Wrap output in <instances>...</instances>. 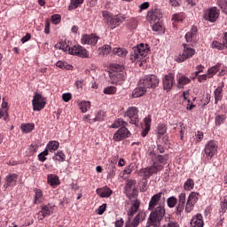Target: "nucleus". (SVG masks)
<instances>
[{"instance_id": "obj_1", "label": "nucleus", "mask_w": 227, "mask_h": 227, "mask_svg": "<svg viewBox=\"0 0 227 227\" xmlns=\"http://www.w3.org/2000/svg\"><path fill=\"white\" fill-rule=\"evenodd\" d=\"M163 195L162 192H158L149 201L148 210L152 212L148 218V226H160V221L166 215V198H162Z\"/></svg>"}, {"instance_id": "obj_2", "label": "nucleus", "mask_w": 227, "mask_h": 227, "mask_svg": "<svg viewBox=\"0 0 227 227\" xmlns=\"http://www.w3.org/2000/svg\"><path fill=\"white\" fill-rule=\"evenodd\" d=\"M109 77L112 81V84H123L125 79H127V73L125 72V67L121 64L114 63L110 65Z\"/></svg>"}, {"instance_id": "obj_3", "label": "nucleus", "mask_w": 227, "mask_h": 227, "mask_svg": "<svg viewBox=\"0 0 227 227\" xmlns=\"http://www.w3.org/2000/svg\"><path fill=\"white\" fill-rule=\"evenodd\" d=\"M127 125H129V122L123 121V119H117L113 122L111 128L119 129L114 134V141H122V139H127V137H130V131L126 129Z\"/></svg>"}, {"instance_id": "obj_4", "label": "nucleus", "mask_w": 227, "mask_h": 227, "mask_svg": "<svg viewBox=\"0 0 227 227\" xmlns=\"http://www.w3.org/2000/svg\"><path fill=\"white\" fill-rule=\"evenodd\" d=\"M186 196L185 192H182L178 195V199L175 196H171L167 199V206L168 208H175L176 215H182V212L185 209Z\"/></svg>"}, {"instance_id": "obj_5", "label": "nucleus", "mask_w": 227, "mask_h": 227, "mask_svg": "<svg viewBox=\"0 0 227 227\" xmlns=\"http://www.w3.org/2000/svg\"><path fill=\"white\" fill-rule=\"evenodd\" d=\"M102 15L107 26L110 27V29H116V27L121 26V24H123V22H125L127 19V16H125V14L120 13L113 15V13L107 11H103Z\"/></svg>"}, {"instance_id": "obj_6", "label": "nucleus", "mask_w": 227, "mask_h": 227, "mask_svg": "<svg viewBox=\"0 0 227 227\" xmlns=\"http://www.w3.org/2000/svg\"><path fill=\"white\" fill-rule=\"evenodd\" d=\"M150 52V46L147 43H140L136 47H133L130 51L131 61L141 59V58H146Z\"/></svg>"}, {"instance_id": "obj_7", "label": "nucleus", "mask_w": 227, "mask_h": 227, "mask_svg": "<svg viewBox=\"0 0 227 227\" xmlns=\"http://www.w3.org/2000/svg\"><path fill=\"white\" fill-rule=\"evenodd\" d=\"M148 155L151 156L153 164L156 163L159 166H161L162 169H164V166H166V164H168V160L169 159L168 154H158L155 148H150L148 150Z\"/></svg>"}, {"instance_id": "obj_8", "label": "nucleus", "mask_w": 227, "mask_h": 227, "mask_svg": "<svg viewBox=\"0 0 227 227\" xmlns=\"http://www.w3.org/2000/svg\"><path fill=\"white\" fill-rule=\"evenodd\" d=\"M159 77L155 74H147L139 80V86H145L146 90H155L159 86Z\"/></svg>"}, {"instance_id": "obj_9", "label": "nucleus", "mask_w": 227, "mask_h": 227, "mask_svg": "<svg viewBox=\"0 0 227 227\" xmlns=\"http://www.w3.org/2000/svg\"><path fill=\"white\" fill-rule=\"evenodd\" d=\"M125 116H128L129 123L135 125V127H139V110L136 106H129L126 113Z\"/></svg>"}, {"instance_id": "obj_10", "label": "nucleus", "mask_w": 227, "mask_h": 227, "mask_svg": "<svg viewBox=\"0 0 227 227\" xmlns=\"http://www.w3.org/2000/svg\"><path fill=\"white\" fill-rule=\"evenodd\" d=\"M159 171H162V166L158 163H153V165L149 168H142L139 173L140 176L146 180V178H150L152 175H157Z\"/></svg>"}, {"instance_id": "obj_11", "label": "nucleus", "mask_w": 227, "mask_h": 227, "mask_svg": "<svg viewBox=\"0 0 227 227\" xmlns=\"http://www.w3.org/2000/svg\"><path fill=\"white\" fill-rule=\"evenodd\" d=\"M217 142L215 140L208 141L204 148V153L206 154V158L210 160L215 155L217 154Z\"/></svg>"}, {"instance_id": "obj_12", "label": "nucleus", "mask_w": 227, "mask_h": 227, "mask_svg": "<svg viewBox=\"0 0 227 227\" xmlns=\"http://www.w3.org/2000/svg\"><path fill=\"white\" fill-rule=\"evenodd\" d=\"M200 200V193L196 192H192L188 198L185 204L184 210L187 214L192 212L194 210V205L198 203V200Z\"/></svg>"}, {"instance_id": "obj_13", "label": "nucleus", "mask_w": 227, "mask_h": 227, "mask_svg": "<svg viewBox=\"0 0 227 227\" xmlns=\"http://www.w3.org/2000/svg\"><path fill=\"white\" fill-rule=\"evenodd\" d=\"M220 12L217 7H210L204 12V20H207V22H216L219 19Z\"/></svg>"}, {"instance_id": "obj_14", "label": "nucleus", "mask_w": 227, "mask_h": 227, "mask_svg": "<svg viewBox=\"0 0 227 227\" xmlns=\"http://www.w3.org/2000/svg\"><path fill=\"white\" fill-rule=\"evenodd\" d=\"M196 54V50L191 47L189 44H184L183 53L178 56L176 59L177 63H183L185 59H189V58H192Z\"/></svg>"}, {"instance_id": "obj_15", "label": "nucleus", "mask_w": 227, "mask_h": 227, "mask_svg": "<svg viewBox=\"0 0 227 227\" xmlns=\"http://www.w3.org/2000/svg\"><path fill=\"white\" fill-rule=\"evenodd\" d=\"M98 40H100V36L96 34H85L82 36L81 42L82 45H90L91 47H95V45L98 43Z\"/></svg>"}, {"instance_id": "obj_16", "label": "nucleus", "mask_w": 227, "mask_h": 227, "mask_svg": "<svg viewBox=\"0 0 227 227\" xmlns=\"http://www.w3.org/2000/svg\"><path fill=\"white\" fill-rule=\"evenodd\" d=\"M69 54L73 56H78L79 58H90V53L86 48L81 45H74L68 49Z\"/></svg>"}, {"instance_id": "obj_17", "label": "nucleus", "mask_w": 227, "mask_h": 227, "mask_svg": "<svg viewBox=\"0 0 227 227\" xmlns=\"http://www.w3.org/2000/svg\"><path fill=\"white\" fill-rule=\"evenodd\" d=\"M45 98H43L41 94H35L32 100V106L34 111H42L43 107H45Z\"/></svg>"}, {"instance_id": "obj_18", "label": "nucleus", "mask_w": 227, "mask_h": 227, "mask_svg": "<svg viewBox=\"0 0 227 227\" xmlns=\"http://www.w3.org/2000/svg\"><path fill=\"white\" fill-rule=\"evenodd\" d=\"M125 189L128 198L137 196V188L136 187V180L129 179L126 182Z\"/></svg>"}, {"instance_id": "obj_19", "label": "nucleus", "mask_w": 227, "mask_h": 227, "mask_svg": "<svg viewBox=\"0 0 227 227\" xmlns=\"http://www.w3.org/2000/svg\"><path fill=\"white\" fill-rule=\"evenodd\" d=\"M17 180H19V175L9 174L4 178V184L3 185L4 191H6L8 187H15L17 185Z\"/></svg>"}, {"instance_id": "obj_20", "label": "nucleus", "mask_w": 227, "mask_h": 227, "mask_svg": "<svg viewBox=\"0 0 227 227\" xmlns=\"http://www.w3.org/2000/svg\"><path fill=\"white\" fill-rule=\"evenodd\" d=\"M175 82V74L168 73L163 78V90L166 91H170L173 88V83Z\"/></svg>"}, {"instance_id": "obj_21", "label": "nucleus", "mask_w": 227, "mask_h": 227, "mask_svg": "<svg viewBox=\"0 0 227 227\" xmlns=\"http://www.w3.org/2000/svg\"><path fill=\"white\" fill-rule=\"evenodd\" d=\"M148 22H156V20H160L162 19V12L159 9H153L149 11L146 16Z\"/></svg>"}, {"instance_id": "obj_22", "label": "nucleus", "mask_w": 227, "mask_h": 227, "mask_svg": "<svg viewBox=\"0 0 227 227\" xmlns=\"http://www.w3.org/2000/svg\"><path fill=\"white\" fill-rule=\"evenodd\" d=\"M54 210H56V206H54V204H46L41 206V211L39 213L42 214L43 218H45L49 215H52Z\"/></svg>"}, {"instance_id": "obj_23", "label": "nucleus", "mask_w": 227, "mask_h": 227, "mask_svg": "<svg viewBox=\"0 0 227 227\" xmlns=\"http://www.w3.org/2000/svg\"><path fill=\"white\" fill-rule=\"evenodd\" d=\"M186 42H198V27L192 26L190 32L184 35Z\"/></svg>"}, {"instance_id": "obj_24", "label": "nucleus", "mask_w": 227, "mask_h": 227, "mask_svg": "<svg viewBox=\"0 0 227 227\" xmlns=\"http://www.w3.org/2000/svg\"><path fill=\"white\" fill-rule=\"evenodd\" d=\"M191 227H203L205 223L203 222V215L201 214H197L192 216L190 222Z\"/></svg>"}, {"instance_id": "obj_25", "label": "nucleus", "mask_w": 227, "mask_h": 227, "mask_svg": "<svg viewBox=\"0 0 227 227\" xmlns=\"http://www.w3.org/2000/svg\"><path fill=\"white\" fill-rule=\"evenodd\" d=\"M152 127V117L147 116L144 119V126H142V137H146L148 136V132H150V128Z\"/></svg>"}, {"instance_id": "obj_26", "label": "nucleus", "mask_w": 227, "mask_h": 227, "mask_svg": "<svg viewBox=\"0 0 227 227\" xmlns=\"http://www.w3.org/2000/svg\"><path fill=\"white\" fill-rule=\"evenodd\" d=\"M96 192L100 198H109L113 194L111 188L105 186L104 188H98Z\"/></svg>"}, {"instance_id": "obj_27", "label": "nucleus", "mask_w": 227, "mask_h": 227, "mask_svg": "<svg viewBox=\"0 0 227 227\" xmlns=\"http://www.w3.org/2000/svg\"><path fill=\"white\" fill-rule=\"evenodd\" d=\"M139 207H141V202L139 201V200H134L130 208L128 211V215L129 217H134V214H136L139 210Z\"/></svg>"}, {"instance_id": "obj_28", "label": "nucleus", "mask_w": 227, "mask_h": 227, "mask_svg": "<svg viewBox=\"0 0 227 227\" xmlns=\"http://www.w3.org/2000/svg\"><path fill=\"white\" fill-rule=\"evenodd\" d=\"M191 78L185 75H181L179 78H177V88L182 90L184 86H187V84H191Z\"/></svg>"}, {"instance_id": "obj_29", "label": "nucleus", "mask_w": 227, "mask_h": 227, "mask_svg": "<svg viewBox=\"0 0 227 227\" xmlns=\"http://www.w3.org/2000/svg\"><path fill=\"white\" fill-rule=\"evenodd\" d=\"M145 93H146L145 87L143 86V85H139V87L136 88L133 90L132 98H139L140 97H143V95H145Z\"/></svg>"}, {"instance_id": "obj_30", "label": "nucleus", "mask_w": 227, "mask_h": 227, "mask_svg": "<svg viewBox=\"0 0 227 227\" xmlns=\"http://www.w3.org/2000/svg\"><path fill=\"white\" fill-rule=\"evenodd\" d=\"M48 184L51 185V187H56L57 185H59V177L54 174L48 175L47 177Z\"/></svg>"}, {"instance_id": "obj_31", "label": "nucleus", "mask_w": 227, "mask_h": 227, "mask_svg": "<svg viewBox=\"0 0 227 227\" xmlns=\"http://www.w3.org/2000/svg\"><path fill=\"white\" fill-rule=\"evenodd\" d=\"M111 53V45L105 44L104 46H101L98 50V56H107Z\"/></svg>"}, {"instance_id": "obj_32", "label": "nucleus", "mask_w": 227, "mask_h": 227, "mask_svg": "<svg viewBox=\"0 0 227 227\" xmlns=\"http://www.w3.org/2000/svg\"><path fill=\"white\" fill-rule=\"evenodd\" d=\"M224 121H226V114H215V127H221V125H223Z\"/></svg>"}, {"instance_id": "obj_33", "label": "nucleus", "mask_w": 227, "mask_h": 227, "mask_svg": "<svg viewBox=\"0 0 227 227\" xmlns=\"http://www.w3.org/2000/svg\"><path fill=\"white\" fill-rule=\"evenodd\" d=\"M58 148H59V142L51 140L47 144L45 150H48V152H56Z\"/></svg>"}, {"instance_id": "obj_34", "label": "nucleus", "mask_w": 227, "mask_h": 227, "mask_svg": "<svg viewBox=\"0 0 227 227\" xmlns=\"http://www.w3.org/2000/svg\"><path fill=\"white\" fill-rule=\"evenodd\" d=\"M67 156L63 151H59L52 156V160H57V162H65Z\"/></svg>"}, {"instance_id": "obj_35", "label": "nucleus", "mask_w": 227, "mask_h": 227, "mask_svg": "<svg viewBox=\"0 0 227 227\" xmlns=\"http://www.w3.org/2000/svg\"><path fill=\"white\" fill-rule=\"evenodd\" d=\"M56 67H58V68H61L62 70H73L74 69V67H72V65L68 64L66 61H61V60H59L56 63Z\"/></svg>"}, {"instance_id": "obj_36", "label": "nucleus", "mask_w": 227, "mask_h": 227, "mask_svg": "<svg viewBox=\"0 0 227 227\" xmlns=\"http://www.w3.org/2000/svg\"><path fill=\"white\" fill-rule=\"evenodd\" d=\"M211 48L217 49L218 51H224V49H227V43L213 41L211 43Z\"/></svg>"}, {"instance_id": "obj_37", "label": "nucleus", "mask_w": 227, "mask_h": 227, "mask_svg": "<svg viewBox=\"0 0 227 227\" xmlns=\"http://www.w3.org/2000/svg\"><path fill=\"white\" fill-rule=\"evenodd\" d=\"M215 104H219V100L223 98V87H218L215 89Z\"/></svg>"}, {"instance_id": "obj_38", "label": "nucleus", "mask_w": 227, "mask_h": 227, "mask_svg": "<svg viewBox=\"0 0 227 227\" xmlns=\"http://www.w3.org/2000/svg\"><path fill=\"white\" fill-rule=\"evenodd\" d=\"M35 129V123H24L21 124V130L25 134H29L32 130Z\"/></svg>"}, {"instance_id": "obj_39", "label": "nucleus", "mask_w": 227, "mask_h": 227, "mask_svg": "<svg viewBox=\"0 0 227 227\" xmlns=\"http://www.w3.org/2000/svg\"><path fill=\"white\" fill-rule=\"evenodd\" d=\"M219 67H221V65L217 64L207 70L208 79H212V77L219 72Z\"/></svg>"}, {"instance_id": "obj_40", "label": "nucleus", "mask_w": 227, "mask_h": 227, "mask_svg": "<svg viewBox=\"0 0 227 227\" xmlns=\"http://www.w3.org/2000/svg\"><path fill=\"white\" fill-rule=\"evenodd\" d=\"M91 107V103L90 101H82L79 105V108L81 109L82 113H88Z\"/></svg>"}, {"instance_id": "obj_41", "label": "nucleus", "mask_w": 227, "mask_h": 227, "mask_svg": "<svg viewBox=\"0 0 227 227\" xmlns=\"http://www.w3.org/2000/svg\"><path fill=\"white\" fill-rule=\"evenodd\" d=\"M35 200L34 203H40L42 201V198H43V192L40 189H35Z\"/></svg>"}, {"instance_id": "obj_42", "label": "nucleus", "mask_w": 227, "mask_h": 227, "mask_svg": "<svg viewBox=\"0 0 227 227\" xmlns=\"http://www.w3.org/2000/svg\"><path fill=\"white\" fill-rule=\"evenodd\" d=\"M84 3V0H70L69 10H77L78 6H81Z\"/></svg>"}, {"instance_id": "obj_43", "label": "nucleus", "mask_w": 227, "mask_h": 227, "mask_svg": "<svg viewBox=\"0 0 227 227\" xmlns=\"http://www.w3.org/2000/svg\"><path fill=\"white\" fill-rule=\"evenodd\" d=\"M117 89L114 86H107L104 88L103 93L105 95H116Z\"/></svg>"}, {"instance_id": "obj_44", "label": "nucleus", "mask_w": 227, "mask_h": 227, "mask_svg": "<svg viewBox=\"0 0 227 227\" xmlns=\"http://www.w3.org/2000/svg\"><path fill=\"white\" fill-rule=\"evenodd\" d=\"M114 54L119 56L120 58H125V56L128 54V51L123 48H114Z\"/></svg>"}, {"instance_id": "obj_45", "label": "nucleus", "mask_w": 227, "mask_h": 227, "mask_svg": "<svg viewBox=\"0 0 227 227\" xmlns=\"http://www.w3.org/2000/svg\"><path fill=\"white\" fill-rule=\"evenodd\" d=\"M184 191H192L194 189V180L187 179L184 184Z\"/></svg>"}, {"instance_id": "obj_46", "label": "nucleus", "mask_w": 227, "mask_h": 227, "mask_svg": "<svg viewBox=\"0 0 227 227\" xmlns=\"http://www.w3.org/2000/svg\"><path fill=\"white\" fill-rule=\"evenodd\" d=\"M217 6L220 7L223 13H225V15H227V0H218Z\"/></svg>"}, {"instance_id": "obj_47", "label": "nucleus", "mask_w": 227, "mask_h": 227, "mask_svg": "<svg viewBox=\"0 0 227 227\" xmlns=\"http://www.w3.org/2000/svg\"><path fill=\"white\" fill-rule=\"evenodd\" d=\"M220 214H226L227 210V196H224L220 203Z\"/></svg>"}, {"instance_id": "obj_48", "label": "nucleus", "mask_w": 227, "mask_h": 227, "mask_svg": "<svg viewBox=\"0 0 227 227\" xmlns=\"http://www.w3.org/2000/svg\"><path fill=\"white\" fill-rule=\"evenodd\" d=\"M185 19V14L184 12L176 13L172 16V20L174 22H182Z\"/></svg>"}, {"instance_id": "obj_49", "label": "nucleus", "mask_w": 227, "mask_h": 227, "mask_svg": "<svg viewBox=\"0 0 227 227\" xmlns=\"http://www.w3.org/2000/svg\"><path fill=\"white\" fill-rule=\"evenodd\" d=\"M168 131V127H166V124H159L157 127V134L158 136H164L166 132Z\"/></svg>"}, {"instance_id": "obj_50", "label": "nucleus", "mask_w": 227, "mask_h": 227, "mask_svg": "<svg viewBox=\"0 0 227 227\" xmlns=\"http://www.w3.org/2000/svg\"><path fill=\"white\" fill-rule=\"evenodd\" d=\"M141 217H143V213L142 212L137 213V215L134 217L133 221L131 222L133 227L139 226Z\"/></svg>"}, {"instance_id": "obj_51", "label": "nucleus", "mask_w": 227, "mask_h": 227, "mask_svg": "<svg viewBox=\"0 0 227 227\" xmlns=\"http://www.w3.org/2000/svg\"><path fill=\"white\" fill-rule=\"evenodd\" d=\"M47 155H49V151L44 149V151L38 154V160H40V162H45V160H47Z\"/></svg>"}, {"instance_id": "obj_52", "label": "nucleus", "mask_w": 227, "mask_h": 227, "mask_svg": "<svg viewBox=\"0 0 227 227\" xmlns=\"http://www.w3.org/2000/svg\"><path fill=\"white\" fill-rule=\"evenodd\" d=\"M51 22L52 24L58 25L61 22V15L59 14H53L51 16Z\"/></svg>"}, {"instance_id": "obj_53", "label": "nucleus", "mask_w": 227, "mask_h": 227, "mask_svg": "<svg viewBox=\"0 0 227 227\" xmlns=\"http://www.w3.org/2000/svg\"><path fill=\"white\" fill-rule=\"evenodd\" d=\"M71 47L67 43V42L62 41L59 43V49L64 51V52H67Z\"/></svg>"}, {"instance_id": "obj_54", "label": "nucleus", "mask_w": 227, "mask_h": 227, "mask_svg": "<svg viewBox=\"0 0 227 227\" xmlns=\"http://www.w3.org/2000/svg\"><path fill=\"white\" fill-rule=\"evenodd\" d=\"M102 120H104V112L99 111L96 114L94 121H102Z\"/></svg>"}, {"instance_id": "obj_55", "label": "nucleus", "mask_w": 227, "mask_h": 227, "mask_svg": "<svg viewBox=\"0 0 227 227\" xmlns=\"http://www.w3.org/2000/svg\"><path fill=\"white\" fill-rule=\"evenodd\" d=\"M128 27L130 31H133V29H136L137 27V21L135 20H132L131 21L129 22Z\"/></svg>"}, {"instance_id": "obj_56", "label": "nucleus", "mask_w": 227, "mask_h": 227, "mask_svg": "<svg viewBox=\"0 0 227 227\" xmlns=\"http://www.w3.org/2000/svg\"><path fill=\"white\" fill-rule=\"evenodd\" d=\"M62 99L64 102H70V100H72V94L71 93L62 94Z\"/></svg>"}, {"instance_id": "obj_57", "label": "nucleus", "mask_w": 227, "mask_h": 227, "mask_svg": "<svg viewBox=\"0 0 227 227\" xmlns=\"http://www.w3.org/2000/svg\"><path fill=\"white\" fill-rule=\"evenodd\" d=\"M106 208H107V204L101 205L97 210L98 215H102L106 212Z\"/></svg>"}, {"instance_id": "obj_58", "label": "nucleus", "mask_w": 227, "mask_h": 227, "mask_svg": "<svg viewBox=\"0 0 227 227\" xmlns=\"http://www.w3.org/2000/svg\"><path fill=\"white\" fill-rule=\"evenodd\" d=\"M140 191L141 192H146V191H148V181L142 182Z\"/></svg>"}, {"instance_id": "obj_59", "label": "nucleus", "mask_w": 227, "mask_h": 227, "mask_svg": "<svg viewBox=\"0 0 227 227\" xmlns=\"http://www.w3.org/2000/svg\"><path fill=\"white\" fill-rule=\"evenodd\" d=\"M44 33L46 35H49V33H51V23L49 22V20H45Z\"/></svg>"}, {"instance_id": "obj_60", "label": "nucleus", "mask_w": 227, "mask_h": 227, "mask_svg": "<svg viewBox=\"0 0 227 227\" xmlns=\"http://www.w3.org/2000/svg\"><path fill=\"white\" fill-rule=\"evenodd\" d=\"M196 137V141L197 143H201V141H203V133L201 131H198L197 134L195 135Z\"/></svg>"}, {"instance_id": "obj_61", "label": "nucleus", "mask_w": 227, "mask_h": 227, "mask_svg": "<svg viewBox=\"0 0 227 227\" xmlns=\"http://www.w3.org/2000/svg\"><path fill=\"white\" fill-rule=\"evenodd\" d=\"M207 79H208V74H201V75L198 76L199 82H205V81H207Z\"/></svg>"}, {"instance_id": "obj_62", "label": "nucleus", "mask_w": 227, "mask_h": 227, "mask_svg": "<svg viewBox=\"0 0 227 227\" xmlns=\"http://www.w3.org/2000/svg\"><path fill=\"white\" fill-rule=\"evenodd\" d=\"M31 40V34L27 33L21 38V43H26V42H29Z\"/></svg>"}, {"instance_id": "obj_63", "label": "nucleus", "mask_w": 227, "mask_h": 227, "mask_svg": "<svg viewBox=\"0 0 227 227\" xmlns=\"http://www.w3.org/2000/svg\"><path fill=\"white\" fill-rule=\"evenodd\" d=\"M125 222L123 221V218H120L119 220L115 221V227H123V224Z\"/></svg>"}, {"instance_id": "obj_64", "label": "nucleus", "mask_w": 227, "mask_h": 227, "mask_svg": "<svg viewBox=\"0 0 227 227\" xmlns=\"http://www.w3.org/2000/svg\"><path fill=\"white\" fill-rule=\"evenodd\" d=\"M165 227H180V225L178 224V223L171 221V222H168L167 223V226Z\"/></svg>"}]
</instances>
